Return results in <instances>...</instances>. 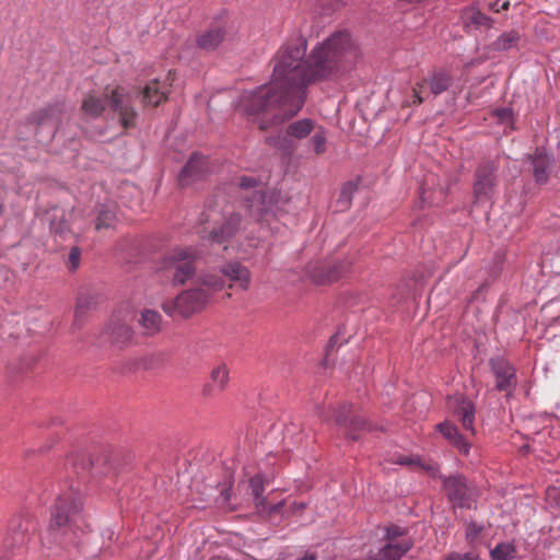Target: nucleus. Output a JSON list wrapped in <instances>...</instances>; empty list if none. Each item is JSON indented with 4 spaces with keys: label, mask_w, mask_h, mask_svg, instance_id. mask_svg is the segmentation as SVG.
<instances>
[{
    "label": "nucleus",
    "mask_w": 560,
    "mask_h": 560,
    "mask_svg": "<svg viewBox=\"0 0 560 560\" xmlns=\"http://www.w3.org/2000/svg\"><path fill=\"white\" fill-rule=\"evenodd\" d=\"M311 279L318 284H324L328 282H332L339 279L340 272L335 269H329L327 271L318 270L317 268H308L307 270Z\"/></svg>",
    "instance_id": "obj_30"
},
{
    "label": "nucleus",
    "mask_w": 560,
    "mask_h": 560,
    "mask_svg": "<svg viewBox=\"0 0 560 560\" xmlns=\"http://www.w3.org/2000/svg\"><path fill=\"white\" fill-rule=\"evenodd\" d=\"M355 189L357 185L352 182H348L342 186L340 191V201H342L345 206L349 205Z\"/></svg>",
    "instance_id": "obj_37"
},
{
    "label": "nucleus",
    "mask_w": 560,
    "mask_h": 560,
    "mask_svg": "<svg viewBox=\"0 0 560 560\" xmlns=\"http://www.w3.org/2000/svg\"><path fill=\"white\" fill-rule=\"evenodd\" d=\"M497 165L487 161L481 163L475 172L474 194L477 200L490 199L497 187Z\"/></svg>",
    "instance_id": "obj_10"
},
{
    "label": "nucleus",
    "mask_w": 560,
    "mask_h": 560,
    "mask_svg": "<svg viewBox=\"0 0 560 560\" xmlns=\"http://www.w3.org/2000/svg\"><path fill=\"white\" fill-rule=\"evenodd\" d=\"M218 206L219 205L210 207L202 215L205 217V223L212 221L218 224L220 219V224L210 230L205 228L201 232V237L213 243L222 244L235 236L237 232L245 229L248 221L243 219L240 209L236 210L233 205L226 203L220 211L217 209Z\"/></svg>",
    "instance_id": "obj_3"
},
{
    "label": "nucleus",
    "mask_w": 560,
    "mask_h": 560,
    "mask_svg": "<svg viewBox=\"0 0 560 560\" xmlns=\"http://www.w3.org/2000/svg\"><path fill=\"white\" fill-rule=\"evenodd\" d=\"M207 172V159L198 153H194L186 165L183 167L178 176V182L182 186H188L192 182L202 177Z\"/></svg>",
    "instance_id": "obj_16"
},
{
    "label": "nucleus",
    "mask_w": 560,
    "mask_h": 560,
    "mask_svg": "<svg viewBox=\"0 0 560 560\" xmlns=\"http://www.w3.org/2000/svg\"><path fill=\"white\" fill-rule=\"evenodd\" d=\"M497 115L498 117L501 119V120H505V119H509L510 116H511V110L508 109V108H502V109H499L497 112Z\"/></svg>",
    "instance_id": "obj_42"
},
{
    "label": "nucleus",
    "mask_w": 560,
    "mask_h": 560,
    "mask_svg": "<svg viewBox=\"0 0 560 560\" xmlns=\"http://www.w3.org/2000/svg\"><path fill=\"white\" fill-rule=\"evenodd\" d=\"M225 32L222 27L215 26L207 32L199 34L196 38L197 46L206 51L214 50L223 42Z\"/></svg>",
    "instance_id": "obj_22"
},
{
    "label": "nucleus",
    "mask_w": 560,
    "mask_h": 560,
    "mask_svg": "<svg viewBox=\"0 0 560 560\" xmlns=\"http://www.w3.org/2000/svg\"><path fill=\"white\" fill-rule=\"evenodd\" d=\"M483 530V526L479 525L475 522H470L466 526V539L468 544L474 545L478 539L480 534Z\"/></svg>",
    "instance_id": "obj_35"
},
{
    "label": "nucleus",
    "mask_w": 560,
    "mask_h": 560,
    "mask_svg": "<svg viewBox=\"0 0 560 560\" xmlns=\"http://www.w3.org/2000/svg\"><path fill=\"white\" fill-rule=\"evenodd\" d=\"M106 334L113 345L124 347L128 345L133 337L130 326L120 322H113L106 328Z\"/></svg>",
    "instance_id": "obj_21"
},
{
    "label": "nucleus",
    "mask_w": 560,
    "mask_h": 560,
    "mask_svg": "<svg viewBox=\"0 0 560 560\" xmlns=\"http://www.w3.org/2000/svg\"><path fill=\"white\" fill-rule=\"evenodd\" d=\"M245 203L240 207L255 221H269L272 215L273 205L270 198L262 191L261 188L255 189L252 197L244 196Z\"/></svg>",
    "instance_id": "obj_12"
},
{
    "label": "nucleus",
    "mask_w": 560,
    "mask_h": 560,
    "mask_svg": "<svg viewBox=\"0 0 560 560\" xmlns=\"http://www.w3.org/2000/svg\"><path fill=\"white\" fill-rule=\"evenodd\" d=\"M306 48L301 34L290 36L271 60V82L241 95L238 109L249 116H260L259 129L266 130L296 115L304 103L305 85L324 80L340 81L361 58L358 45L346 31L331 34L313 48L307 59Z\"/></svg>",
    "instance_id": "obj_1"
},
{
    "label": "nucleus",
    "mask_w": 560,
    "mask_h": 560,
    "mask_svg": "<svg viewBox=\"0 0 560 560\" xmlns=\"http://www.w3.org/2000/svg\"><path fill=\"white\" fill-rule=\"evenodd\" d=\"M198 284L200 289H205L210 295L212 292L221 290L224 287V279L218 273L206 272L199 276Z\"/></svg>",
    "instance_id": "obj_28"
},
{
    "label": "nucleus",
    "mask_w": 560,
    "mask_h": 560,
    "mask_svg": "<svg viewBox=\"0 0 560 560\" xmlns=\"http://www.w3.org/2000/svg\"><path fill=\"white\" fill-rule=\"evenodd\" d=\"M221 273L231 280L234 285H237L243 290L248 288L250 273L248 269L240 262L232 261L226 264V266L221 269Z\"/></svg>",
    "instance_id": "obj_20"
},
{
    "label": "nucleus",
    "mask_w": 560,
    "mask_h": 560,
    "mask_svg": "<svg viewBox=\"0 0 560 560\" xmlns=\"http://www.w3.org/2000/svg\"><path fill=\"white\" fill-rule=\"evenodd\" d=\"M305 509V504L303 502H296V501H292L289 503L288 505V511L291 513V514H299L301 513L303 510Z\"/></svg>",
    "instance_id": "obj_41"
},
{
    "label": "nucleus",
    "mask_w": 560,
    "mask_h": 560,
    "mask_svg": "<svg viewBox=\"0 0 560 560\" xmlns=\"http://www.w3.org/2000/svg\"><path fill=\"white\" fill-rule=\"evenodd\" d=\"M116 222V207L114 203L101 205L97 209L95 230L114 228Z\"/></svg>",
    "instance_id": "obj_24"
},
{
    "label": "nucleus",
    "mask_w": 560,
    "mask_h": 560,
    "mask_svg": "<svg viewBox=\"0 0 560 560\" xmlns=\"http://www.w3.org/2000/svg\"><path fill=\"white\" fill-rule=\"evenodd\" d=\"M81 252L78 247L71 248L68 257V265L70 270H75L79 267Z\"/></svg>",
    "instance_id": "obj_38"
},
{
    "label": "nucleus",
    "mask_w": 560,
    "mask_h": 560,
    "mask_svg": "<svg viewBox=\"0 0 560 560\" xmlns=\"http://www.w3.org/2000/svg\"><path fill=\"white\" fill-rule=\"evenodd\" d=\"M82 498L77 491H69L61 494L55 504L50 529L55 535V539L66 544L68 539L65 536L73 528H79L82 522L81 517ZM69 541H72L69 539Z\"/></svg>",
    "instance_id": "obj_4"
},
{
    "label": "nucleus",
    "mask_w": 560,
    "mask_h": 560,
    "mask_svg": "<svg viewBox=\"0 0 560 560\" xmlns=\"http://www.w3.org/2000/svg\"><path fill=\"white\" fill-rule=\"evenodd\" d=\"M401 536L402 533L399 527H388L387 544L370 560H399L411 547L409 539Z\"/></svg>",
    "instance_id": "obj_11"
},
{
    "label": "nucleus",
    "mask_w": 560,
    "mask_h": 560,
    "mask_svg": "<svg viewBox=\"0 0 560 560\" xmlns=\"http://www.w3.org/2000/svg\"><path fill=\"white\" fill-rule=\"evenodd\" d=\"M317 557L315 553H306L303 558L299 559V560H316Z\"/></svg>",
    "instance_id": "obj_47"
},
{
    "label": "nucleus",
    "mask_w": 560,
    "mask_h": 560,
    "mask_svg": "<svg viewBox=\"0 0 560 560\" xmlns=\"http://www.w3.org/2000/svg\"><path fill=\"white\" fill-rule=\"evenodd\" d=\"M533 175L537 184H546L549 179L551 160L540 151L532 156Z\"/></svg>",
    "instance_id": "obj_23"
},
{
    "label": "nucleus",
    "mask_w": 560,
    "mask_h": 560,
    "mask_svg": "<svg viewBox=\"0 0 560 560\" xmlns=\"http://www.w3.org/2000/svg\"><path fill=\"white\" fill-rule=\"evenodd\" d=\"M229 380L230 377L228 366L224 363L215 365L210 372L209 381L203 385V396H218L228 387Z\"/></svg>",
    "instance_id": "obj_17"
},
{
    "label": "nucleus",
    "mask_w": 560,
    "mask_h": 560,
    "mask_svg": "<svg viewBox=\"0 0 560 560\" xmlns=\"http://www.w3.org/2000/svg\"><path fill=\"white\" fill-rule=\"evenodd\" d=\"M241 190L258 187V182L254 177H242L238 184Z\"/></svg>",
    "instance_id": "obj_40"
},
{
    "label": "nucleus",
    "mask_w": 560,
    "mask_h": 560,
    "mask_svg": "<svg viewBox=\"0 0 560 560\" xmlns=\"http://www.w3.org/2000/svg\"><path fill=\"white\" fill-rule=\"evenodd\" d=\"M460 24L466 33L472 34L477 31L490 28L492 20L478 8L468 7L460 12Z\"/></svg>",
    "instance_id": "obj_15"
},
{
    "label": "nucleus",
    "mask_w": 560,
    "mask_h": 560,
    "mask_svg": "<svg viewBox=\"0 0 560 560\" xmlns=\"http://www.w3.org/2000/svg\"><path fill=\"white\" fill-rule=\"evenodd\" d=\"M38 115H40V119H39L38 124H43L45 118H46V116L48 115V110L47 109H43V110H40L38 113Z\"/></svg>",
    "instance_id": "obj_45"
},
{
    "label": "nucleus",
    "mask_w": 560,
    "mask_h": 560,
    "mask_svg": "<svg viewBox=\"0 0 560 560\" xmlns=\"http://www.w3.org/2000/svg\"><path fill=\"white\" fill-rule=\"evenodd\" d=\"M14 540H16L19 544H23L25 540V535L22 533H18L16 537H14Z\"/></svg>",
    "instance_id": "obj_46"
},
{
    "label": "nucleus",
    "mask_w": 560,
    "mask_h": 560,
    "mask_svg": "<svg viewBox=\"0 0 560 560\" xmlns=\"http://www.w3.org/2000/svg\"><path fill=\"white\" fill-rule=\"evenodd\" d=\"M94 304V300L91 295L85 293H80L77 300V308L75 315L79 316L83 314L91 305Z\"/></svg>",
    "instance_id": "obj_36"
},
{
    "label": "nucleus",
    "mask_w": 560,
    "mask_h": 560,
    "mask_svg": "<svg viewBox=\"0 0 560 560\" xmlns=\"http://www.w3.org/2000/svg\"><path fill=\"white\" fill-rule=\"evenodd\" d=\"M197 252L191 247L175 248L163 259V269L172 273L173 281L184 284L196 271Z\"/></svg>",
    "instance_id": "obj_7"
},
{
    "label": "nucleus",
    "mask_w": 560,
    "mask_h": 560,
    "mask_svg": "<svg viewBox=\"0 0 560 560\" xmlns=\"http://www.w3.org/2000/svg\"><path fill=\"white\" fill-rule=\"evenodd\" d=\"M208 292L205 289L195 287L183 291L174 300L165 301L162 304V308L171 316L178 314L183 317H188L201 311L208 303Z\"/></svg>",
    "instance_id": "obj_6"
},
{
    "label": "nucleus",
    "mask_w": 560,
    "mask_h": 560,
    "mask_svg": "<svg viewBox=\"0 0 560 560\" xmlns=\"http://www.w3.org/2000/svg\"><path fill=\"white\" fill-rule=\"evenodd\" d=\"M335 421L338 425L346 428L353 440L357 439V435L352 433L353 431L364 430L369 427L364 418L352 416L351 406L347 404L335 411Z\"/></svg>",
    "instance_id": "obj_18"
},
{
    "label": "nucleus",
    "mask_w": 560,
    "mask_h": 560,
    "mask_svg": "<svg viewBox=\"0 0 560 560\" xmlns=\"http://www.w3.org/2000/svg\"><path fill=\"white\" fill-rule=\"evenodd\" d=\"M71 462L77 474L89 470L93 466L90 456L84 453L77 454L71 458Z\"/></svg>",
    "instance_id": "obj_33"
},
{
    "label": "nucleus",
    "mask_w": 560,
    "mask_h": 560,
    "mask_svg": "<svg viewBox=\"0 0 560 560\" xmlns=\"http://www.w3.org/2000/svg\"><path fill=\"white\" fill-rule=\"evenodd\" d=\"M489 365L495 377V388L511 395L516 387L515 369L503 358L491 359Z\"/></svg>",
    "instance_id": "obj_13"
},
{
    "label": "nucleus",
    "mask_w": 560,
    "mask_h": 560,
    "mask_svg": "<svg viewBox=\"0 0 560 560\" xmlns=\"http://www.w3.org/2000/svg\"><path fill=\"white\" fill-rule=\"evenodd\" d=\"M332 269H335V270L339 271L340 273H341L342 271H345V268L339 269V268H337V267H334Z\"/></svg>",
    "instance_id": "obj_49"
},
{
    "label": "nucleus",
    "mask_w": 560,
    "mask_h": 560,
    "mask_svg": "<svg viewBox=\"0 0 560 560\" xmlns=\"http://www.w3.org/2000/svg\"><path fill=\"white\" fill-rule=\"evenodd\" d=\"M443 488L450 501L459 508H470L478 497L476 488L468 483L464 476L444 477Z\"/></svg>",
    "instance_id": "obj_9"
},
{
    "label": "nucleus",
    "mask_w": 560,
    "mask_h": 560,
    "mask_svg": "<svg viewBox=\"0 0 560 560\" xmlns=\"http://www.w3.org/2000/svg\"><path fill=\"white\" fill-rule=\"evenodd\" d=\"M396 463L399 465L420 468L432 477H435L439 471V466L435 463L425 460L418 456H399Z\"/></svg>",
    "instance_id": "obj_26"
},
{
    "label": "nucleus",
    "mask_w": 560,
    "mask_h": 560,
    "mask_svg": "<svg viewBox=\"0 0 560 560\" xmlns=\"http://www.w3.org/2000/svg\"><path fill=\"white\" fill-rule=\"evenodd\" d=\"M515 549L510 544H499L491 550L490 555L492 560H512L514 558Z\"/></svg>",
    "instance_id": "obj_32"
},
{
    "label": "nucleus",
    "mask_w": 560,
    "mask_h": 560,
    "mask_svg": "<svg viewBox=\"0 0 560 560\" xmlns=\"http://www.w3.org/2000/svg\"><path fill=\"white\" fill-rule=\"evenodd\" d=\"M520 34L517 31H509L501 34L491 45V49L494 51H505L517 46L520 42Z\"/></svg>",
    "instance_id": "obj_27"
},
{
    "label": "nucleus",
    "mask_w": 560,
    "mask_h": 560,
    "mask_svg": "<svg viewBox=\"0 0 560 560\" xmlns=\"http://www.w3.org/2000/svg\"><path fill=\"white\" fill-rule=\"evenodd\" d=\"M319 417L323 418V420H328V416H324V415L319 413Z\"/></svg>",
    "instance_id": "obj_50"
},
{
    "label": "nucleus",
    "mask_w": 560,
    "mask_h": 560,
    "mask_svg": "<svg viewBox=\"0 0 560 560\" xmlns=\"http://www.w3.org/2000/svg\"><path fill=\"white\" fill-rule=\"evenodd\" d=\"M161 315L151 310H145L141 314L140 325L143 327L147 334H155L161 328Z\"/></svg>",
    "instance_id": "obj_29"
},
{
    "label": "nucleus",
    "mask_w": 560,
    "mask_h": 560,
    "mask_svg": "<svg viewBox=\"0 0 560 560\" xmlns=\"http://www.w3.org/2000/svg\"><path fill=\"white\" fill-rule=\"evenodd\" d=\"M444 560H478V557L474 552H452L447 555Z\"/></svg>",
    "instance_id": "obj_39"
},
{
    "label": "nucleus",
    "mask_w": 560,
    "mask_h": 560,
    "mask_svg": "<svg viewBox=\"0 0 560 560\" xmlns=\"http://www.w3.org/2000/svg\"><path fill=\"white\" fill-rule=\"evenodd\" d=\"M312 137L310 139V143L314 149L316 154H323L327 149V137L326 131L320 126H314V130L312 131Z\"/></svg>",
    "instance_id": "obj_31"
},
{
    "label": "nucleus",
    "mask_w": 560,
    "mask_h": 560,
    "mask_svg": "<svg viewBox=\"0 0 560 560\" xmlns=\"http://www.w3.org/2000/svg\"><path fill=\"white\" fill-rule=\"evenodd\" d=\"M509 5H510V3L508 1H505V2H503L501 8H502V10H508Z\"/></svg>",
    "instance_id": "obj_48"
},
{
    "label": "nucleus",
    "mask_w": 560,
    "mask_h": 560,
    "mask_svg": "<svg viewBox=\"0 0 560 560\" xmlns=\"http://www.w3.org/2000/svg\"><path fill=\"white\" fill-rule=\"evenodd\" d=\"M448 408L453 416L462 422L464 429L475 433V406L462 395L448 399Z\"/></svg>",
    "instance_id": "obj_14"
},
{
    "label": "nucleus",
    "mask_w": 560,
    "mask_h": 560,
    "mask_svg": "<svg viewBox=\"0 0 560 560\" xmlns=\"http://www.w3.org/2000/svg\"><path fill=\"white\" fill-rule=\"evenodd\" d=\"M547 495L549 498L552 497V495H558L559 497L558 504L560 505V488H549L547 490Z\"/></svg>",
    "instance_id": "obj_44"
},
{
    "label": "nucleus",
    "mask_w": 560,
    "mask_h": 560,
    "mask_svg": "<svg viewBox=\"0 0 560 560\" xmlns=\"http://www.w3.org/2000/svg\"><path fill=\"white\" fill-rule=\"evenodd\" d=\"M453 83V75L450 70L440 68L431 71L421 81H418L411 91V100L408 106L420 105L430 95L438 96L447 91Z\"/></svg>",
    "instance_id": "obj_5"
},
{
    "label": "nucleus",
    "mask_w": 560,
    "mask_h": 560,
    "mask_svg": "<svg viewBox=\"0 0 560 560\" xmlns=\"http://www.w3.org/2000/svg\"><path fill=\"white\" fill-rule=\"evenodd\" d=\"M249 487L252 490V493L255 498L256 505L260 506L264 504V499L261 498V494L264 492V485L260 477L256 476L253 477L249 481Z\"/></svg>",
    "instance_id": "obj_34"
},
{
    "label": "nucleus",
    "mask_w": 560,
    "mask_h": 560,
    "mask_svg": "<svg viewBox=\"0 0 560 560\" xmlns=\"http://www.w3.org/2000/svg\"><path fill=\"white\" fill-rule=\"evenodd\" d=\"M133 96L129 90L121 85L106 86L103 93L89 92L84 95L81 104L82 114L91 119L98 118L109 106L118 116L124 129L136 126L138 113L135 109Z\"/></svg>",
    "instance_id": "obj_2"
},
{
    "label": "nucleus",
    "mask_w": 560,
    "mask_h": 560,
    "mask_svg": "<svg viewBox=\"0 0 560 560\" xmlns=\"http://www.w3.org/2000/svg\"><path fill=\"white\" fill-rule=\"evenodd\" d=\"M176 73L172 70L163 79L150 80L144 86L140 88L132 96L139 98L143 108H155L166 102L172 92V85Z\"/></svg>",
    "instance_id": "obj_8"
},
{
    "label": "nucleus",
    "mask_w": 560,
    "mask_h": 560,
    "mask_svg": "<svg viewBox=\"0 0 560 560\" xmlns=\"http://www.w3.org/2000/svg\"><path fill=\"white\" fill-rule=\"evenodd\" d=\"M287 505H288L287 501L279 502L278 504L271 506L269 512L270 513H280V512H282V509Z\"/></svg>",
    "instance_id": "obj_43"
},
{
    "label": "nucleus",
    "mask_w": 560,
    "mask_h": 560,
    "mask_svg": "<svg viewBox=\"0 0 560 560\" xmlns=\"http://www.w3.org/2000/svg\"><path fill=\"white\" fill-rule=\"evenodd\" d=\"M436 431H439L448 443L457 448V451L467 456L470 451V443L466 441V439L458 432L457 428L448 421L439 423L435 425Z\"/></svg>",
    "instance_id": "obj_19"
},
{
    "label": "nucleus",
    "mask_w": 560,
    "mask_h": 560,
    "mask_svg": "<svg viewBox=\"0 0 560 560\" xmlns=\"http://www.w3.org/2000/svg\"><path fill=\"white\" fill-rule=\"evenodd\" d=\"M314 126V121L308 118L300 119L288 125L285 135L298 140L305 139L312 133Z\"/></svg>",
    "instance_id": "obj_25"
}]
</instances>
